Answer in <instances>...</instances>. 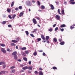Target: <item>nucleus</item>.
I'll list each match as a JSON object with an SVG mask.
<instances>
[{
    "label": "nucleus",
    "instance_id": "obj_1",
    "mask_svg": "<svg viewBox=\"0 0 75 75\" xmlns=\"http://www.w3.org/2000/svg\"><path fill=\"white\" fill-rule=\"evenodd\" d=\"M55 17L57 20H60V18H61V17L60 16H59L58 15H56L55 16Z\"/></svg>",
    "mask_w": 75,
    "mask_h": 75
},
{
    "label": "nucleus",
    "instance_id": "obj_2",
    "mask_svg": "<svg viewBox=\"0 0 75 75\" xmlns=\"http://www.w3.org/2000/svg\"><path fill=\"white\" fill-rule=\"evenodd\" d=\"M33 21L34 24H37V21H36V20H35V19H33Z\"/></svg>",
    "mask_w": 75,
    "mask_h": 75
},
{
    "label": "nucleus",
    "instance_id": "obj_3",
    "mask_svg": "<svg viewBox=\"0 0 75 75\" xmlns=\"http://www.w3.org/2000/svg\"><path fill=\"white\" fill-rule=\"evenodd\" d=\"M1 51L4 54H6V50H4L3 48H1Z\"/></svg>",
    "mask_w": 75,
    "mask_h": 75
},
{
    "label": "nucleus",
    "instance_id": "obj_4",
    "mask_svg": "<svg viewBox=\"0 0 75 75\" xmlns=\"http://www.w3.org/2000/svg\"><path fill=\"white\" fill-rule=\"evenodd\" d=\"M70 4H75V2H72V1H74V0H70Z\"/></svg>",
    "mask_w": 75,
    "mask_h": 75
},
{
    "label": "nucleus",
    "instance_id": "obj_5",
    "mask_svg": "<svg viewBox=\"0 0 75 75\" xmlns=\"http://www.w3.org/2000/svg\"><path fill=\"white\" fill-rule=\"evenodd\" d=\"M22 69H23V70H25V69H28V67L27 66H25L24 67H23L22 68Z\"/></svg>",
    "mask_w": 75,
    "mask_h": 75
},
{
    "label": "nucleus",
    "instance_id": "obj_6",
    "mask_svg": "<svg viewBox=\"0 0 75 75\" xmlns=\"http://www.w3.org/2000/svg\"><path fill=\"white\" fill-rule=\"evenodd\" d=\"M50 6L51 7L52 10H54V6H53V5L52 4H50Z\"/></svg>",
    "mask_w": 75,
    "mask_h": 75
},
{
    "label": "nucleus",
    "instance_id": "obj_7",
    "mask_svg": "<svg viewBox=\"0 0 75 75\" xmlns=\"http://www.w3.org/2000/svg\"><path fill=\"white\" fill-rule=\"evenodd\" d=\"M41 37L42 39V40H45V37H44V35H41Z\"/></svg>",
    "mask_w": 75,
    "mask_h": 75
},
{
    "label": "nucleus",
    "instance_id": "obj_8",
    "mask_svg": "<svg viewBox=\"0 0 75 75\" xmlns=\"http://www.w3.org/2000/svg\"><path fill=\"white\" fill-rule=\"evenodd\" d=\"M23 14H24V12H21L20 14L19 17H21V16H23Z\"/></svg>",
    "mask_w": 75,
    "mask_h": 75
},
{
    "label": "nucleus",
    "instance_id": "obj_9",
    "mask_svg": "<svg viewBox=\"0 0 75 75\" xmlns=\"http://www.w3.org/2000/svg\"><path fill=\"white\" fill-rule=\"evenodd\" d=\"M28 69L29 70H32L33 69V67L29 66L28 67Z\"/></svg>",
    "mask_w": 75,
    "mask_h": 75
},
{
    "label": "nucleus",
    "instance_id": "obj_10",
    "mask_svg": "<svg viewBox=\"0 0 75 75\" xmlns=\"http://www.w3.org/2000/svg\"><path fill=\"white\" fill-rule=\"evenodd\" d=\"M13 57L14 59L15 60L17 59V58H18V57H17V55H14Z\"/></svg>",
    "mask_w": 75,
    "mask_h": 75
},
{
    "label": "nucleus",
    "instance_id": "obj_11",
    "mask_svg": "<svg viewBox=\"0 0 75 75\" xmlns=\"http://www.w3.org/2000/svg\"><path fill=\"white\" fill-rule=\"evenodd\" d=\"M17 54V52L16 51H15L13 52V53H12V55H16V54Z\"/></svg>",
    "mask_w": 75,
    "mask_h": 75
},
{
    "label": "nucleus",
    "instance_id": "obj_12",
    "mask_svg": "<svg viewBox=\"0 0 75 75\" xmlns=\"http://www.w3.org/2000/svg\"><path fill=\"white\" fill-rule=\"evenodd\" d=\"M67 27V26L65 25V24H63L60 27L61 28H63L64 27Z\"/></svg>",
    "mask_w": 75,
    "mask_h": 75
},
{
    "label": "nucleus",
    "instance_id": "obj_13",
    "mask_svg": "<svg viewBox=\"0 0 75 75\" xmlns=\"http://www.w3.org/2000/svg\"><path fill=\"white\" fill-rule=\"evenodd\" d=\"M11 41L12 42H14V43H16V42H17V41L15 40H12Z\"/></svg>",
    "mask_w": 75,
    "mask_h": 75
},
{
    "label": "nucleus",
    "instance_id": "obj_14",
    "mask_svg": "<svg viewBox=\"0 0 75 75\" xmlns=\"http://www.w3.org/2000/svg\"><path fill=\"white\" fill-rule=\"evenodd\" d=\"M16 72V70L15 69H13L10 71V72L12 73H14Z\"/></svg>",
    "mask_w": 75,
    "mask_h": 75
},
{
    "label": "nucleus",
    "instance_id": "obj_15",
    "mask_svg": "<svg viewBox=\"0 0 75 75\" xmlns=\"http://www.w3.org/2000/svg\"><path fill=\"white\" fill-rule=\"evenodd\" d=\"M39 75H43V73H42V71H39Z\"/></svg>",
    "mask_w": 75,
    "mask_h": 75
},
{
    "label": "nucleus",
    "instance_id": "obj_16",
    "mask_svg": "<svg viewBox=\"0 0 75 75\" xmlns=\"http://www.w3.org/2000/svg\"><path fill=\"white\" fill-rule=\"evenodd\" d=\"M22 55H23L24 57L26 56V54H25V53L24 52H22L21 53Z\"/></svg>",
    "mask_w": 75,
    "mask_h": 75
},
{
    "label": "nucleus",
    "instance_id": "obj_17",
    "mask_svg": "<svg viewBox=\"0 0 75 75\" xmlns=\"http://www.w3.org/2000/svg\"><path fill=\"white\" fill-rule=\"evenodd\" d=\"M16 41H17V42H18V41H19V40L20 39V38H16Z\"/></svg>",
    "mask_w": 75,
    "mask_h": 75
},
{
    "label": "nucleus",
    "instance_id": "obj_18",
    "mask_svg": "<svg viewBox=\"0 0 75 75\" xmlns=\"http://www.w3.org/2000/svg\"><path fill=\"white\" fill-rule=\"evenodd\" d=\"M50 39V37L48 36H46V40H48Z\"/></svg>",
    "mask_w": 75,
    "mask_h": 75
},
{
    "label": "nucleus",
    "instance_id": "obj_19",
    "mask_svg": "<svg viewBox=\"0 0 75 75\" xmlns=\"http://www.w3.org/2000/svg\"><path fill=\"white\" fill-rule=\"evenodd\" d=\"M14 2L13 1L12 2V3L11 4V6L13 7L14 6Z\"/></svg>",
    "mask_w": 75,
    "mask_h": 75
},
{
    "label": "nucleus",
    "instance_id": "obj_20",
    "mask_svg": "<svg viewBox=\"0 0 75 75\" xmlns=\"http://www.w3.org/2000/svg\"><path fill=\"white\" fill-rule=\"evenodd\" d=\"M11 46H16V45H15V44H14L13 43H11Z\"/></svg>",
    "mask_w": 75,
    "mask_h": 75
},
{
    "label": "nucleus",
    "instance_id": "obj_21",
    "mask_svg": "<svg viewBox=\"0 0 75 75\" xmlns=\"http://www.w3.org/2000/svg\"><path fill=\"white\" fill-rule=\"evenodd\" d=\"M61 13L63 14V15H64V10L62 9L61 11Z\"/></svg>",
    "mask_w": 75,
    "mask_h": 75
},
{
    "label": "nucleus",
    "instance_id": "obj_22",
    "mask_svg": "<svg viewBox=\"0 0 75 75\" xmlns=\"http://www.w3.org/2000/svg\"><path fill=\"white\" fill-rule=\"evenodd\" d=\"M1 73L2 74H5V72H6V71H1Z\"/></svg>",
    "mask_w": 75,
    "mask_h": 75
},
{
    "label": "nucleus",
    "instance_id": "obj_23",
    "mask_svg": "<svg viewBox=\"0 0 75 75\" xmlns=\"http://www.w3.org/2000/svg\"><path fill=\"white\" fill-rule=\"evenodd\" d=\"M23 59L25 61H27V59L26 57H23Z\"/></svg>",
    "mask_w": 75,
    "mask_h": 75
},
{
    "label": "nucleus",
    "instance_id": "obj_24",
    "mask_svg": "<svg viewBox=\"0 0 75 75\" xmlns=\"http://www.w3.org/2000/svg\"><path fill=\"white\" fill-rule=\"evenodd\" d=\"M2 64H5V63L3 62H0V65H1Z\"/></svg>",
    "mask_w": 75,
    "mask_h": 75
},
{
    "label": "nucleus",
    "instance_id": "obj_25",
    "mask_svg": "<svg viewBox=\"0 0 75 75\" xmlns=\"http://www.w3.org/2000/svg\"><path fill=\"white\" fill-rule=\"evenodd\" d=\"M53 40L54 42H57V39L56 38H54L53 39Z\"/></svg>",
    "mask_w": 75,
    "mask_h": 75
},
{
    "label": "nucleus",
    "instance_id": "obj_26",
    "mask_svg": "<svg viewBox=\"0 0 75 75\" xmlns=\"http://www.w3.org/2000/svg\"><path fill=\"white\" fill-rule=\"evenodd\" d=\"M37 52H34L33 53V55L35 56H36V55H37Z\"/></svg>",
    "mask_w": 75,
    "mask_h": 75
},
{
    "label": "nucleus",
    "instance_id": "obj_27",
    "mask_svg": "<svg viewBox=\"0 0 75 75\" xmlns=\"http://www.w3.org/2000/svg\"><path fill=\"white\" fill-rule=\"evenodd\" d=\"M0 45L1 46V47H5V44H0Z\"/></svg>",
    "mask_w": 75,
    "mask_h": 75
},
{
    "label": "nucleus",
    "instance_id": "obj_28",
    "mask_svg": "<svg viewBox=\"0 0 75 75\" xmlns=\"http://www.w3.org/2000/svg\"><path fill=\"white\" fill-rule=\"evenodd\" d=\"M49 31L51 32L52 31V28H50L48 29Z\"/></svg>",
    "mask_w": 75,
    "mask_h": 75
},
{
    "label": "nucleus",
    "instance_id": "obj_29",
    "mask_svg": "<svg viewBox=\"0 0 75 75\" xmlns=\"http://www.w3.org/2000/svg\"><path fill=\"white\" fill-rule=\"evenodd\" d=\"M16 16V15L15 14L13 15L12 16V18H13V19H14V18Z\"/></svg>",
    "mask_w": 75,
    "mask_h": 75
},
{
    "label": "nucleus",
    "instance_id": "obj_30",
    "mask_svg": "<svg viewBox=\"0 0 75 75\" xmlns=\"http://www.w3.org/2000/svg\"><path fill=\"white\" fill-rule=\"evenodd\" d=\"M60 44L61 45H64V44H65V43L64 42H62L60 43Z\"/></svg>",
    "mask_w": 75,
    "mask_h": 75
},
{
    "label": "nucleus",
    "instance_id": "obj_31",
    "mask_svg": "<svg viewBox=\"0 0 75 75\" xmlns=\"http://www.w3.org/2000/svg\"><path fill=\"white\" fill-rule=\"evenodd\" d=\"M30 35L31 36V37H33V38H34V37H35V36L34 35L32 34H30Z\"/></svg>",
    "mask_w": 75,
    "mask_h": 75
},
{
    "label": "nucleus",
    "instance_id": "obj_32",
    "mask_svg": "<svg viewBox=\"0 0 75 75\" xmlns=\"http://www.w3.org/2000/svg\"><path fill=\"white\" fill-rule=\"evenodd\" d=\"M6 21H3L2 22V24H5V23H6Z\"/></svg>",
    "mask_w": 75,
    "mask_h": 75
},
{
    "label": "nucleus",
    "instance_id": "obj_33",
    "mask_svg": "<svg viewBox=\"0 0 75 75\" xmlns=\"http://www.w3.org/2000/svg\"><path fill=\"white\" fill-rule=\"evenodd\" d=\"M7 11L8 13H10L11 12V10L10 9H7Z\"/></svg>",
    "mask_w": 75,
    "mask_h": 75
},
{
    "label": "nucleus",
    "instance_id": "obj_34",
    "mask_svg": "<svg viewBox=\"0 0 75 75\" xmlns=\"http://www.w3.org/2000/svg\"><path fill=\"white\" fill-rule=\"evenodd\" d=\"M58 13L59 14H61V13H60V10L59 9H58Z\"/></svg>",
    "mask_w": 75,
    "mask_h": 75
},
{
    "label": "nucleus",
    "instance_id": "obj_35",
    "mask_svg": "<svg viewBox=\"0 0 75 75\" xmlns=\"http://www.w3.org/2000/svg\"><path fill=\"white\" fill-rule=\"evenodd\" d=\"M25 52L26 54H28L29 53V51H25Z\"/></svg>",
    "mask_w": 75,
    "mask_h": 75
},
{
    "label": "nucleus",
    "instance_id": "obj_36",
    "mask_svg": "<svg viewBox=\"0 0 75 75\" xmlns=\"http://www.w3.org/2000/svg\"><path fill=\"white\" fill-rule=\"evenodd\" d=\"M25 33L27 35H28L29 33H28V31H25Z\"/></svg>",
    "mask_w": 75,
    "mask_h": 75
},
{
    "label": "nucleus",
    "instance_id": "obj_37",
    "mask_svg": "<svg viewBox=\"0 0 75 75\" xmlns=\"http://www.w3.org/2000/svg\"><path fill=\"white\" fill-rule=\"evenodd\" d=\"M15 67H16L15 66H12L10 68V69H14Z\"/></svg>",
    "mask_w": 75,
    "mask_h": 75
},
{
    "label": "nucleus",
    "instance_id": "obj_38",
    "mask_svg": "<svg viewBox=\"0 0 75 75\" xmlns=\"http://www.w3.org/2000/svg\"><path fill=\"white\" fill-rule=\"evenodd\" d=\"M26 48L25 47H23V48H22V50H26Z\"/></svg>",
    "mask_w": 75,
    "mask_h": 75
},
{
    "label": "nucleus",
    "instance_id": "obj_39",
    "mask_svg": "<svg viewBox=\"0 0 75 75\" xmlns=\"http://www.w3.org/2000/svg\"><path fill=\"white\" fill-rule=\"evenodd\" d=\"M60 31H62V32L64 31V28L61 29L60 28Z\"/></svg>",
    "mask_w": 75,
    "mask_h": 75
},
{
    "label": "nucleus",
    "instance_id": "obj_40",
    "mask_svg": "<svg viewBox=\"0 0 75 75\" xmlns=\"http://www.w3.org/2000/svg\"><path fill=\"white\" fill-rule=\"evenodd\" d=\"M41 8L42 9H44V8H45V6L43 5H42L41 6Z\"/></svg>",
    "mask_w": 75,
    "mask_h": 75
},
{
    "label": "nucleus",
    "instance_id": "obj_41",
    "mask_svg": "<svg viewBox=\"0 0 75 75\" xmlns=\"http://www.w3.org/2000/svg\"><path fill=\"white\" fill-rule=\"evenodd\" d=\"M53 69H57V67H52Z\"/></svg>",
    "mask_w": 75,
    "mask_h": 75
},
{
    "label": "nucleus",
    "instance_id": "obj_42",
    "mask_svg": "<svg viewBox=\"0 0 75 75\" xmlns=\"http://www.w3.org/2000/svg\"><path fill=\"white\" fill-rule=\"evenodd\" d=\"M37 40L38 41H40L41 40V38H37Z\"/></svg>",
    "mask_w": 75,
    "mask_h": 75
},
{
    "label": "nucleus",
    "instance_id": "obj_43",
    "mask_svg": "<svg viewBox=\"0 0 75 75\" xmlns=\"http://www.w3.org/2000/svg\"><path fill=\"white\" fill-rule=\"evenodd\" d=\"M22 6H20L19 7V8L20 10H21V9H22Z\"/></svg>",
    "mask_w": 75,
    "mask_h": 75
},
{
    "label": "nucleus",
    "instance_id": "obj_44",
    "mask_svg": "<svg viewBox=\"0 0 75 75\" xmlns=\"http://www.w3.org/2000/svg\"><path fill=\"white\" fill-rule=\"evenodd\" d=\"M4 65L3 66V68H6V64H5H5H4Z\"/></svg>",
    "mask_w": 75,
    "mask_h": 75
},
{
    "label": "nucleus",
    "instance_id": "obj_45",
    "mask_svg": "<svg viewBox=\"0 0 75 75\" xmlns=\"http://www.w3.org/2000/svg\"><path fill=\"white\" fill-rule=\"evenodd\" d=\"M38 3L39 6H40V5H41V4L40 3V1H38Z\"/></svg>",
    "mask_w": 75,
    "mask_h": 75
},
{
    "label": "nucleus",
    "instance_id": "obj_46",
    "mask_svg": "<svg viewBox=\"0 0 75 75\" xmlns=\"http://www.w3.org/2000/svg\"><path fill=\"white\" fill-rule=\"evenodd\" d=\"M8 17L10 19H11L12 18V17H11V15H8Z\"/></svg>",
    "mask_w": 75,
    "mask_h": 75
},
{
    "label": "nucleus",
    "instance_id": "obj_47",
    "mask_svg": "<svg viewBox=\"0 0 75 75\" xmlns=\"http://www.w3.org/2000/svg\"><path fill=\"white\" fill-rule=\"evenodd\" d=\"M58 30V28L57 27H56L55 29V31H57Z\"/></svg>",
    "mask_w": 75,
    "mask_h": 75
},
{
    "label": "nucleus",
    "instance_id": "obj_48",
    "mask_svg": "<svg viewBox=\"0 0 75 75\" xmlns=\"http://www.w3.org/2000/svg\"><path fill=\"white\" fill-rule=\"evenodd\" d=\"M35 73L36 75L37 74H38V71H35Z\"/></svg>",
    "mask_w": 75,
    "mask_h": 75
},
{
    "label": "nucleus",
    "instance_id": "obj_49",
    "mask_svg": "<svg viewBox=\"0 0 75 75\" xmlns=\"http://www.w3.org/2000/svg\"><path fill=\"white\" fill-rule=\"evenodd\" d=\"M74 27H73L72 26H70V29H71V30H72V29H73V28H74Z\"/></svg>",
    "mask_w": 75,
    "mask_h": 75
},
{
    "label": "nucleus",
    "instance_id": "obj_50",
    "mask_svg": "<svg viewBox=\"0 0 75 75\" xmlns=\"http://www.w3.org/2000/svg\"><path fill=\"white\" fill-rule=\"evenodd\" d=\"M28 4L30 6H31V5L30 4H31V3L30 2V1L29 2V3H28Z\"/></svg>",
    "mask_w": 75,
    "mask_h": 75
},
{
    "label": "nucleus",
    "instance_id": "obj_51",
    "mask_svg": "<svg viewBox=\"0 0 75 75\" xmlns=\"http://www.w3.org/2000/svg\"><path fill=\"white\" fill-rule=\"evenodd\" d=\"M29 65H31V61H30L29 62Z\"/></svg>",
    "mask_w": 75,
    "mask_h": 75
},
{
    "label": "nucleus",
    "instance_id": "obj_52",
    "mask_svg": "<svg viewBox=\"0 0 75 75\" xmlns=\"http://www.w3.org/2000/svg\"><path fill=\"white\" fill-rule=\"evenodd\" d=\"M15 10L16 11H18V8H15Z\"/></svg>",
    "mask_w": 75,
    "mask_h": 75
},
{
    "label": "nucleus",
    "instance_id": "obj_53",
    "mask_svg": "<svg viewBox=\"0 0 75 75\" xmlns=\"http://www.w3.org/2000/svg\"><path fill=\"white\" fill-rule=\"evenodd\" d=\"M42 55H43V56H45V53L44 52L43 53Z\"/></svg>",
    "mask_w": 75,
    "mask_h": 75
},
{
    "label": "nucleus",
    "instance_id": "obj_54",
    "mask_svg": "<svg viewBox=\"0 0 75 75\" xmlns=\"http://www.w3.org/2000/svg\"><path fill=\"white\" fill-rule=\"evenodd\" d=\"M34 30V31L35 32V31H37V29H35Z\"/></svg>",
    "mask_w": 75,
    "mask_h": 75
},
{
    "label": "nucleus",
    "instance_id": "obj_55",
    "mask_svg": "<svg viewBox=\"0 0 75 75\" xmlns=\"http://www.w3.org/2000/svg\"><path fill=\"white\" fill-rule=\"evenodd\" d=\"M8 27H11V25H8Z\"/></svg>",
    "mask_w": 75,
    "mask_h": 75
},
{
    "label": "nucleus",
    "instance_id": "obj_56",
    "mask_svg": "<svg viewBox=\"0 0 75 75\" xmlns=\"http://www.w3.org/2000/svg\"><path fill=\"white\" fill-rule=\"evenodd\" d=\"M18 61H19V62H21V60L20 59H18Z\"/></svg>",
    "mask_w": 75,
    "mask_h": 75
},
{
    "label": "nucleus",
    "instance_id": "obj_57",
    "mask_svg": "<svg viewBox=\"0 0 75 75\" xmlns=\"http://www.w3.org/2000/svg\"><path fill=\"white\" fill-rule=\"evenodd\" d=\"M56 24H54V25H53V27H55V26H56Z\"/></svg>",
    "mask_w": 75,
    "mask_h": 75
},
{
    "label": "nucleus",
    "instance_id": "obj_58",
    "mask_svg": "<svg viewBox=\"0 0 75 75\" xmlns=\"http://www.w3.org/2000/svg\"><path fill=\"white\" fill-rule=\"evenodd\" d=\"M39 70H40V71H42V68H39Z\"/></svg>",
    "mask_w": 75,
    "mask_h": 75
},
{
    "label": "nucleus",
    "instance_id": "obj_59",
    "mask_svg": "<svg viewBox=\"0 0 75 75\" xmlns=\"http://www.w3.org/2000/svg\"><path fill=\"white\" fill-rule=\"evenodd\" d=\"M47 43H48V44H49L50 42L49 41L47 40Z\"/></svg>",
    "mask_w": 75,
    "mask_h": 75
},
{
    "label": "nucleus",
    "instance_id": "obj_60",
    "mask_svg": "<svg viewBox=\"0 0 75 75\" xmlns=\"http://www.w3.org/2000/svg\"><path fill=\"white\" fill-rule=\"evenodd\" d=\"M7 51H10V49L8 48L7 49Z\"/></svg>",
    "mask_w": 75,
    "mask_h": 75
},
{
    "label": "nucleus",
    "instance_id": "obj_61",
    "mask_svg": "<svg viewBox=\"0 0 75 75\" xmlns=\"http://www.w3.org/2000/svg\"><path fill=\"white\" fill-rule=\"evenodd\" d=\"M38 11H39L40 12H42V11L41 10H38Z\"/></svg>",
    "mask_w": 75,
    "mask_h": 75
},
{
    "label": "nucleus",
    "instance_id": "obj_62",
    "mask_svg": "<svg viewBox=\"0 0 75 75\" xmlns=\"http://www.w3.org/2000/svg\"><path fill=\"white\" fill-rule=\"evenodd\" d=\"M67 4V2H65V1L64 2V4Z\"/></svg>",
    "mask_w": 75,
    "mask_h": 75
},
{
    "label": "nucleus",
    "instance_id": "obj_63",
    "mask_svg": "<svg viewBox=\"0 0 75 75\" xmlns=\"http://www.w3.org/2000/svg\"><path fill=\"white\" fill-rule=\"evenodd\" d=\"M20 67H23V65L22 64H21L20 65Z\"/></svg>",
    "mask_w": 75,
    "mask_h": 75
},
{
    "label": "nucleus",
    "instance_id": "obj_64",
    "mask_svg": "<svg viewBox=\"0 0 75 75\" xmlns=\"http://www.w3.org/2000/svg\"><path fill=\"white\" fill-rule=\"evenodd\" d=\"M16 49H18V46H16Z\"/></svg>",
    "mask_w": 75,
    "mask_h": 75
}]
</instances>
